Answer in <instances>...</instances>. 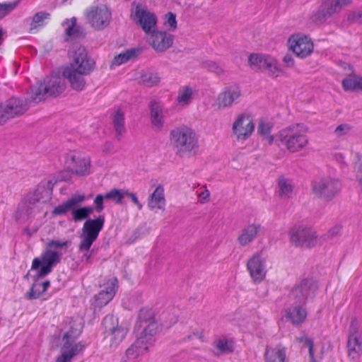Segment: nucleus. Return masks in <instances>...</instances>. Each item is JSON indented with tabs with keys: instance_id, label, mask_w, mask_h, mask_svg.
I'll return each instance as SVG.
<instances>
[{
	"instance_id": "1",
	"label": "nucleus",
	"mask_w": 362,
	"mask_h": 362,
	"mask_svg": "<svg viewBox=\"0 0 362 362\" xmlns=\"http://www.w3.org/2000/svg\"><path fill=\"white\" fill-rule=\"evenodd\" d=\"M70 245L71 242L69 240H52L49 241L40 257L33 259L31 270L36 271L39 278L45 277L52 272L54 267L61 262L64 253L60 250L66 252Z\"/></svg>"
},
{
	"instance_id": "2",
	"label": "nucleus",
	"mask_w": 362,
	"mask_h": 362,
	"mask_svg": "<svg viewBox=\"0 0 362 362\" xmlns=\"http://www.w3.org/2000/svg\"><path fill=\"white\" fill-rule=\"evenodd\" d=\"M105 222L104 215H100L96 218L88 219L85 221L80 234V243L78 250L83 252L82 260L86 264L92 263V254L89 252L93 243L97 240Z\"/></svg>"
},
{
	"instance_id": "3",
	"label": "nucleus",
	"mask_w": 362,
	"mask_h": 362,
	"mask_svg": "<svg viewBox=\"0 0 362 362\" xmlns=\"http://www.w3.org/2000/svg\"><path fill=\"white\" fill-rule=\"evenodd\" d=\"M169 139L176 154L180 157L191 153L199 146L198 136L195 131L185 125L173 129L170 132Z\"/></svg>"
},
{
	"instance_id": "4",
	"label": "nucleus",
	"mask_w": 362,
	"mask_h": 362,
	"mask_svg": "<svg viewBox=\"0 0 362 362\" xmlns=\"http://www.w3.org/2000/svg\"><path fill=\"white\" fill-rule=\"evenodd\" d=\"M134 331L138 338V343L144 341L153 346L158 327L152 310L147 308L140 310Z\"/></svg>"
},
{
	"instance_id": "5",
	"label": "nucleus",
	"mask_w": 362,
	"mask_h": 362,
	"mask_svg": "<svg viewBox=\"0 0 362 362\" xmlns=\"http://www.w3.org/2000/svg\"><path fill=\"white\" fill-rule=\"evenodd\" d=\"M341 189V181L331 176L317 177L311 182V191L317 198L329 201Z\"/></svg>"
},
{
	"instance_id": "6",
	"label": "nucleus",
	"mask_w": 362,
	"mask_h": 362,
	"mask_svg": "<svg viewBox=\"0 0 362 362\" xmlns=\"http://www.w3.org/2000/svg\"><path fill=\"white\" fill-rule=\"evenodd\" d=\"M142 30L150 35L152 47L159 52H163L172 47L173 36L165 31L157 30V24H140Z\"/></svg>"
},
{
	"instance_id": "7",
	"label": "nucleus",
	"mask_w": 362,
	"mask_h": 362,
	"mask_svg": "<svg viewBox=\"0 0 362 362\" xmlns=\"http://www.w3.org/2000/svg\"><path fill=\"white\" fill-rule=\"evenodd\" d=\"M28 110L27 100L12 97L0 104V125L8 119L23 115Z\"/></svg>"
},
{
	"instance_id": "8",
	"label": "nucleus",
	"mask_w": 362,
	"mask_h": 362,
	"mask_svg": "<svg viewBox=\"0 0 362 362\" xmlns=\"http://www.w3.org/2000/svg\"><path fill=\"white\" fill-rule=\"evenodd\" d=\"M65 163L69 171L73 174L83 176L90 173V159L81 152H69L66 155Z\"/></svg>"
},
{
	"instance_id": "9",
	"label": "nucleus",
	"mask_w": 362,
	"mask_h": 362,
	"mask_svg": "<svg viewBox=\"0 0 362 362\" xmlns=\"http://www.w3.org/2000/svg\"><path fill=\"white\" fill-rule=\"evenodd\" d=\"M95 61L88 57L85 47H76L72 54V61L66 68L74 69L81 74L89 75L95 68Z\"/></svg>"
},
{
	"instance_id": "10",
	"label": "nucleus",
	"mask_w": 362,
	"mask_h": 362,
	"mask_svg": "<svg viewBox=\"0 0 362 362\" xmlns=\"http://www.w3.org/2000/svg\"><path fill=\"white\" fill-rule=\"evenodd\" d=\"M255 129V124L251 115L240 114L233 124L232 132L238 141H245L252 134Z\"/></svg>"
},
{
	"instance_id": "11",
	"label": "nucleus",
	"mask_w": 362,
	"mask_h": 362,
	"mask_svg": "<svg viewBox=\"0 0 362 362\" xmlns=\"http://www.w3.org/2000/svg\"><path fill=\"white\" fill-rule=\"evenodd\" d=\"M246 268L254 284H259L265 279L267 271L260 253H255L247 259Z\"/></svg>"
},
{
	"instance_id": "12",
	"label": "nucleus",
	"mask_w": 362,
	"mask_h": 362,
	"mask_svg": "<svg viewBox=\"0 0 362 362\" xmlns=\"http://www.w3.org/2000/svg\"><path fill=\"white\" fill-rule=\"evenodd\" d=\"M64 343L62 348V353L54 362H71L73 358L83 352L85 346L81 342L73 344L71 340L70 333L66 332L63 336Z\"/></svg>"
},
{
	"instance_id": "13",
	"label": "nucleus",
	"mask_w": 362,
	"mask_h": 362,
	"mask_svg": "<svg viewBox=\"0 0 362 362\" xmlns=\"http://www.w3.org/2000/svg\"><path fill=\"white\" fill-rule=\"evenodd\" d=\"M84 16L90 23H110L112 20L111 10L105 4H93L86 8Z\"/></svg>"
},
{
	"instance_id": "14",
	"label": "nucleus",
	"mask_w": 362,
	"mask_h": 362,
	"mask_svg": "<svg viewBox=\"0 0 362 362\" xmlns=\"http://www.w3.org/2000/svg\"><path fill=\"white\" fill-rule=\"evenodd\" d=\"M318 242L317 232L311 227L299 226L296 231V247L311 249L316 247Z\"/></svg>"
},
{
	"instance_id": "15",
	"label": "nucleus",
	"mask_w": 362,
	"mask_h": 362,
	"mask_svg": "<svg viewBox=\"0 0 362 362\" xmlns=\"http://www.w3.org/2000/svg\"><path fill=\"white\" fill-rule=\"evenodd\" d=\"M348 356L358 358L362 352V333L358 329L356 322L352 321L347 342Z\"/></svg>"
},
{
	"instance_id": "16",
	"label": "nucleus",
	"mask_w": 362,
	"mask_h": 362,
	"mask_svg": "<svg viewBox=\"0 0 362 362\" xmlns=\"http://www.w3.org/2000/svg\"><path fill=\"white\" fill-rule=\"evenodd\" d=\"M317 288V282L312 278L302 279L296 286V300L305 303L307 299L315 296Z\"/></svg>"
},
{
	"instance_id": "17",
	"label": "nucleus",
	"mask_w": 362,
	"mask_h": 362,
	"mask_svg": "<svg viewBox=\"0 0 362 362\" xmlns=\"http://www.w3.org/2000/svg\"><path fill=\"white\" fill-rule=\"evenodd\" d=\"M131 17L136 23H157L155 13L151 12L146 5L139 3L132 4Z\"/></svg>"
},
{
	"instance_id": "18",
	"label": "nucleus",
	"mask_w": 362,
	"mask_h": 362,
	"mask_svg": "<svg viewBox=\"0 0 362 362\" xmlns=\"http://www.w3.org/2000/svg\"><path fill=\"white\" fill-rule=\"evenodd\" d=\"M241 95L240 88L238 86L226 87L217 97V105L219 108L230 107Z\"/></svg>"
},
{
	"instance_id": "19",
	"label": "nucleus",
	"mask_w": 362,
	"mask_h": 362,
	"mask_svg": "<svg viewBox=\"0 0 362 362\" xmlns=\"http://www.w3.org/2000/svg\"><path fill=\"white\" fill-rule=\"evenodd\" d=\"M264 362H285L286 348L281 344L267 345L264 353Z\"/></svg>"
},
{
	"instance_id": "20",
	"label": "nucleus",
	"mask_w": 362,
	"mask_h": 362,
	"mask_svg": "<svg viewBox=\"0 0 362 362\" xmlns=\"http://www.w3.org/2000/svg\"><path fill=\"white\" fill-rule=\"evenodd\" d=\"M165 204L164 187L163 185H158L148 198V207L150 210L154 211L158 210L164 211Z\"/></svg>"
},
{
	"instance_id": "21",
	"label": "nucleus",
	"mask_w": 362,
	"mask_h": 362,
	"mask_svg": "<svg viewBox=\"0 0 362 362\" xmlns=\"http://www.w3.org/2000/svg\"><path fill=\"white\" fill-rule=\"evenodd\" d=\"M314 45L312 40L307 35H296V56L305 58L313 52Z\"/></svg>"
},
{
	"instance_id": "22",
	"label": "nucleus",
	"mask_w": 362,
	"mask_h": 362,
	"mask_svg": "<svg viewBox=\"0 0 362 362\" xmlns=\"http://www.w3.org/2000/svg\"><path fill=\"white\" fill-rule=\"evenodd\" d=\"M85 200L83 194H74L65 202L57 206L52 211L53 216H62L72 211L73 207L77 206Z\"/></svg>"
},
{
	"instance_id": "23",
	"label": "nucleus",
	"mask_w": 362,
	"mask_h": 362,
	"mask_svg": "<svg viewBox=\"0 0 362 362\" xmlns=\"http://www.w3.org/2000/svg\"><path fill=\"white\" fill-rule=\"evenodd\" d=\"M62 74L63 76L69 81L71 87L74 90L81 91L85 87L86 80L83 76H86L87 74H81L76 69L66 67L64 69Z\"/></svg>"
},
{
	"instance_id": "24",
	"label": "nucleus",
	"mask_w": 362,
	"mask_h": 362,
	"mask_svg": "<svg viewBox=\"0 0 362 362\" xmlns=\"http://www.w3.org/2000/svg\"><path fill=\"white\" fill-rule=\"evenodd\" d=\"M43 83L49 96H58L66 88L64 80L59 76H52L49 78H45Z\"/></svg>"
},
{
	"instance_id": "25",
	"label": "nucleus",
	"mask_w": 362,
	"mask_h": 362,
	"mask_svg": "<svg viewBox=\"0 0 362 362\" xmlns=\"http://www.w3.org/2000/svg\"><path fill=\"white\" fill-rule=\"evenodd\" d=\"M261 228L259 224H250L244 228L238 238L241 246H245L252 242L257 236Z\"/></svg>"
},
{
	"instance_id": "26",
	"label": "nucleus",
	"mask_w": 362,
	"mask_h": 362,
	"mask_svg": "<svg viewBox=\"0 0 362 362\" xmlns=\"http://www.w3.org/2000/svg\"><path fill=\"white\" fill-rule=\"evenodd\" d=\"M151 121L156 129H160L163 125V107L158 102L153 101L150 104Z\"/></svg>"
},
{
	"instance_id": "27",
	"label": "nucleus",
	"mask_w": 362,
	"mask_h": 362,
	"mask_svg": "<svg viewBox=\"0 0 362 362\" xmlns=\"http://www.w3.org/2000/svg\"><path fill=\"white\" fill-rule=\"evenodd\" d=\"M112 122L118 139L125 132L124 113L120 109L115 110L112 115Z\"/></svg>"
},
{
	"instance_id": "28",
	"label": "nucleus",
	"mask_w": 362,
	"mask_h": 362,
	"mask_svg": "<svg viewBox=\"0 0 362 362\" xmlns=\"http://www.w3.org/2000/svg\"><path fill=\"white\" fill-rule=\"evenodd\" d=\"M46 88L43 81H40L35 86L31 87L28 93V100L35 103H40L48 97Z\"/></svg>"
},
{
	"instance_id": "29",
	"label": "nucleus",
	"mask_w": 362,
	"mask_h": 362,
	"mask_svg": "<svg viewBox=\"0 0 362 362\" xmlns=\"http://www.w3.org/2000/svg\"><path fill=\"white\" fill-rule=\"evenodd\" d=\"M140 49L139 48H132L126 49L123 52L116 55L111 62V68L120 66L130 59L136 57L139 54Z\"/></svg>"
},
{
	"instance_id": "30",
	"label": "nucleus",
	"mask_w": 362,
	"mask_h": 362,
	"mask_svg": "<svg viewBox=\"0 0 362 362\" xmlns=\"http://www.w3.org/2000/svg\"><path fill=\"white\" fill-rule=\"evenodd\" d=\"M151 346L141 341L138 343V338L135 342L127 350L126 356L129 359H135L140 355L145 354Z\"/></svg>"
},
{
	"instance_id": "31",
	"label": "nucleus",
	"mask_w": 362,
	"mask_h": 362,
	"mask_svg": "<svg viewBox=\"0 0 362 362\" xmlns=\"http://www.w3.org/2000/svg\"><path fill=\"white\" fill-rule=\"evenodd\" d=\"M194 94V90L189 86H181L177 91V102L181 106L189 104Z\"/></svg>"
},
{
	"instance_id": "32",
	"label": "nucleus",
	"mask_w": 362,
	"mask_h": 362,
	"mask_svg": "<svg viewBox=\"0 0 362 362\" xmlns=\"http://www.w3.org/2000/svg\"><path fill=\"white\" fill-rule=\"evenodd\" d=\"M308 127L304 124H298L296 126V151L297 148L303 149L308 145Z\"/></svg>"
},
{
	"instance_id": "33",
	"label": "nucleus",
	"mask_w": 362,
	"mask_h": 362,
	"mask_svg": "<svg viewBox=\"0 0 362 362\" xmlns=\"http://www.w3.org/2000/svg\"><path fill=\"white\" fill-rule=\"evenodd\" d=\"M217 355L228 354L234 351V341L223 337L216 340L214 343Z\"/></svg>"
},
{
	"instance_id": "34",
	"label": "nucleus",
	"mask_w": 362,
	"mask_h": 362,
	"mask_svg": "<svg viewBox=\"0 0 362 362\" xmlns=\"http://www.w3.org/2000/svg\"><path fill=\"white\" fill-rule=\"evenodd\" d=\"M293 191V186L291 180L284 176H280L278 180V186L276 193L281 198L289 197Z\"/></svg>"
},
{
	"instance_id": "35",
	"label": "nucleus",
	"mask_w": 362,
	"mask_h": 362,
	"mask_svg": "<svg viewBox=\"0 0 362 362\" xmlns=\"http://www.w3.org/2000/svg\"><path fill=\"white\" fill-rule=\"evenodd\" d=\"M278 139L284 144L288 149L292 151L294 146V129L289 127L281 130L277 135Z\"/></svg>"
},
{
	"instance_id": "36",
	"label": "nucleus",
	"mask_w": 362,
	"mask_h": 362,
	"mask_svg": "<svg viewBox=\"0 0 362 362\" xmlns=\"http://www.w3.org/2000/svg\"><path fill=\"white\" fill-rule=\"evenodd\" d=\"M342 86L346 91H362V76H354L342 80Z\"/></svg>"
},
{
	"instance_id": "37",
	"label": "nucleus",
	"mask_w": 362,
	"mask_h": 362,
	"mask_svg": "<svg viewBox=\"0 0 362 362\" xmlns=\"http://www.w3.org/2000/svg\"><path fill=\"white\" fill-rule=\"evenodd\" d=\"M296 340L301 350L308 348L310 356V362H317L315 358L314 339L308 335L304 334L298 337Z\"/></svg>"
},
{
	"instance_id": "38",
	"label": "nucleus",
	"mask_w": 362,
	"mask_h": 362,
	"mask_svg": "<svg viewBox=\"0 0 362 362\" xmlns=\"http://www.w3.org/2000/svg\"><path fill=\"white\" fill-rule=\"evenodd\" d=\"M93 209L92 206H83L76 208L73 207L71 211L72 219L75 222L81 221L88 218L93 213Z\"/></svg>"
},
{
	"instance_id": "39",
	"label": "nucleus",
	"mask_w": 362,
	"mask_h": 362,
	"mask_svg": "<svg viewBox=\"0 0 362 362\" xmlns=\"http://www.w3.org/2000/svg\"><path fill=\"white\" fill-rule=\"evenodd\" d=\"M272 127L273 124L271 122H266L263 119L259 121L257 127L259 134L264 136L270 144L274 141V136L270 134Z\"/></svg>"
},
{
	"instance_id": "40",
	"label": "nucleus",
	"mask_w": 362,
	"mask_h": 362,
	"mask_svg": "<svg viewBox=\"0 0 362 362\" xmlns=\"http://www.w3.org/2000/svg\"><path fill=\"white\" fill-rule=\"evenodd\" d=\"M351 2L352 0H333L326 13H322V16L323 18L331 16L334 13L340 11L343 7L350 5Z\"/></svg>"
},
{
	"instance_id": "41",
	"label": "nucleus",
	"mask_w": 362,
	"mask_h": 362,
	"mask_svg": "<svg viewBox=\"0 0 362 362\" xmlns=\"http://www.w3.org/2000/svg\"><path fill=\"white\" fill-rule=\"evenodd\" d=\"M263 69L267 70L272 76H277L279 72L277 60L269 55H265Z\"/></svg>"
},
{
	"instance_id": "42",
	"label": "nucleus",
	"mask_w": 362,
	"mask_h": 362,
	"mask_svg": "<svg viewBox=\"0 0 362 362\" xmlns=\"http://www.w3.org/2000/svg\"><path fill=\"white\" fill-rule=\"evenodd\" d=\"M114 296V291L112 290H110V291H100L96 296H95V303L98 306H105L109 302H110L113 298Z\"/></svg>"
},
{
	"instance_id": "43",
	"label": "nucleus",
	"mask_w": 362,
	"mask_h": 362,
	"mask_svg": "<svg viewBox=\"0 0 362 362\" xmlns=\"http://www.w3.org/2000/svg\"><path fill=\"white\" fill-rule=\"evenodd\" d=\"M127 330L122 327H114L110 332L111 345H117L120 343L127 334Z\"/></svg>"
},
{
	"instance_id": "44",
	"label": "nucleus",
	"mask_w": 362,
	"mask_h": 362,
	"mask_svg": "<svg viewBox=\"0 0 362 362\" xmlns=\"http://www.w3.org/2000/svg\"><path fill=\"white\" fill-rule=\"evenodd\" d=\"M124 193L125 190L114 188L105 193L104 197H105V199L113 200L117 204H120L122 203Z\"/></svg>"
},
{
	"instance_id": "45",
	"label": "nucleus",
	"mask_w": 362,
	"mask_h": 362,
	"mask_svg": "<svg viewBox=\"0 0 362 362\" xmlns=\"http://www.w3.org/2000/svg\"><path fill=\"white\" fill-rule=\"evenodd\" d=\"M265 55L260 54H252L249 57V64L252 69L255 70H262Z\"/></svg>"
},
{
	"instance_id": "46",
	"label": "nucleus",
	"mask_w": 362,
	"mask_h": 362,
	"mask_svg": "<svg viewBox=\"0 0 362 362\" xmlns=\"http://www.w3.org/2000/svg\"><path fill=\"white\" fill-rule=\"evenodd\" d=\"M294 35H292L289 37L288 40V51L291 53L286 54L284 58L283 61L286 64V66H292L293 64V54H294V40H293Z\"/></svg>"
},
{
	"instance_id": "47",
	"label": "nucleus",
	"mask_w": 362,
	"mask_h": 362,
	"mask_svg": "<svg viewBox=\"0 0 362 362\" xmlns=\"http://www.w3.org/2000/svg\"><path fill=\"white\" fill-rule=\"evenodd\" d=\"M160 78L157 74L144 73L141 76V82L147 86H152L159 82Z\"/></svg>"
},
{
	"instance_id": "48",
	"label": "nucleus",
	"mask_w": 362,
	"mask_h": 362,
	"mask_svg": "<svg viewBox=\"0 0 362 362\" xmlns=\"http://www.w3.org/2000/svg\"><path fill=\"white\" fill-rule=\"evenodd\" d=\"M19 4V0L0 3V19L14 10Z\"/></svg>"
},
{
	"instance_id": "49",
	"label": "nucleus",
	"mask_w": 362,
	"mask_h": 362,
	"mask_svg": "<svg viewBox=\"0 0 362 362\" xmlns=\"http://www.w3.org/2000/svg\"><path fill=\"white\" fill-rule=\"evenodd\" d=\"M353 127L347 123H343L338 125L333 132V134L336 138H342L347 136Z\"/></svg>"
},
{
	"instance_id": "50",
	"label": "nucleus",
	"mask_w": 362,
	"mask_h": 362,
	"mask_svg": "<svg viewBox=\"0 0 362 362\" xmlns=\"http://www.w3.org/2000/svg\"><path fill=\"white\" fill-rule=\"evenodd\" d=\"M42 293L43 290L41 288L40 283H33L26 294V297L29 300H33L38 298Z\"/></svg>"
},
{
	"instance_id": "51",
	"label": "nucleus",
	"mask_w": 362,
	"mask_h": 362,
	"mask_svg": "<svg viewBox=\"0 0 362 362\" xmlns=\"http://www.w3.org/2000/svg\"><path fill=\"white\" fill-rule=\"evenodd\" d=\"M308 316V311L304 305L296 307V326L303 323Z\"/></svg>"
},
{
	"instance_id": "52",
	"label": "nucleus",
	"mask_w": 362,
	"mask_h": 362,
	"mask_svg": "<svg viewBox=\"0 0 362 362\" xmlns=\"http://www.w3.org/2000/svg\"><path fill=\"white\" fill-rule=\"evenodd\" d=\"M66 40L78 38L83 36V32L77 26V24H71L66 30Z\"/></svg>"
},
{
	"instance_id": "53",
	"label": "nucleus",
	"mask_w": 362,
	"mask_h": 362,
	"mask_svg": "<svg viewBox=\"0 0 362 362\" xmlns=\"http://www.w3.org/2000/svg\"><path fill=\"white\" fill-rule=\"evenodd\" d=\"M102 286L103 287V289L101 291H110L111 289L114 291V296H115L118 289V279L116 277L109 279L103 284Z\"/></svg>"
},
{
	"instance_id": "54",
	"label": "nucleus",
	"mask_w": 362,
	"mask_h": 362,
	"mask_svg": "<svg viewBox=\"0 0 362 362\" xmlns=\"http://www.w3.org/2000/svg\"><path fill=\"white\" fill-rule=\"evenodd\" d=\"M105 194H97L93 200V204L95 206V209L98 213H100L104 210V199H105Z\"/></svg>"
},
{
	"instance_id": "55",
	"label": "nucleus",
	"mask_w": 362,
	"mask_h": 362,
	"mask_svg": "<svg viewBox=\"0 0 362 362\" xmlns=\"http://www.w3.org/2000/svg\"><path fill=\"white\" fill-rule=\"evenodd\" d=\"M50 14L46 11H40L36 13L33 18V23H41L49 19Z\"/></svg>"
},
{
	"instance_id": "56",
	"label": "nucleus",
	"mask_w": 362,
	"mask_h": 362,
	"mask_svg": "<svg viewBox=\"0 0 362 362\" xmlns=\"http://www.w3.org/2000/svg\"><path fill=\"white\" fill-rule=\"evenodd\" d=\"M207 67L210 71L214 72L218 76L222 75L224 73L223 69L214 62H209L207 64Z\"/></svg>"
},
{
	"instance_id": "57",
	"label": "nucleus",
	"mask_w": 362,
	"mask_h": 362,
	"mask_svg": "<svg viewBox=\"0 0 362 362\" xmlns=\"http://www.w3.org/2000/svg\"><path fill=\"white\" fill-rule=\"evenodd\" d=\"M129 197L132 202L137 206L139 210L143 209V204L139 201V199L135 193L129 192L128 190H125L124 197Z\"/></svg>"
},
{
	"instance_id": "58",
	"label": "nucleus",
	"mask_w": 362,
	"mask_h": 362,
	"mask_svg": "<svg viewBox=\"0 0 362 362\" xmlns=\"http://www.w3.org/2000/svg\"><path fill=\"white\" fill-rule=\"evenodd\" d=\"M341 230V226L339 225H337L331 228L327 233L326 236L328 238H333L339 235Z\"/></svg>"
},
{
	"instance_id": "59",
	"label": "nucleus",
	"mask_w": 362,
	"mask_h": 362,
	"mask_svg": "<svg viewBox=\"0 0 362 362\" xmlns=\"http://www.w3.org/2000/svg\"><path fill=\"white\" fill-rule=\"evenodd\" d=\"M198 197L200 199V202L202 204L206 203L209 201L210 192L206 188H205L204 190L198 192Z\"/></svg>"
},
{
	"instance_id": "60",
	"label": "nucleus",
	"mask_w": 362,
	"mask_h": 362,
	"mask_svg": "<svg viewBox=\"0 0 362 362\" xmlns=\"http://www.w3.org/2000/svg\"><path fill=\"white\" fill-rule=\"evenodd\" d=\"M349 20L362 22V10L351 13L349 16Z\"/></svg>"
},
{
	"instance_id": "61",
	"label": "nucleus",
	"mask_w": 362,
	"mask_h": 362,
	"mask_svg": "<svg viewBox=\"0 0 362 362\" xmlns=\"http://www.w3.org/2000/svg\"><path fill=\"white\" fill-rule=\"evenodd\" d=\"M165 23H176V15L173 12H168L164 17Z\"/></svg>"
},
{
	"instance_id": "62",
	"label": "nucleus",
	"mask_w": 362,
	"mask_h": 362,
	"mask_svg": "<svg viewBox=\"0 0 362 362\" xmlns=\"http://www.w3.org/2000/svg\"><path fill=\"white\" fill-rule=\"evenodd\" d=\"M7 38V33L0 26V47L4 44Z\"/></svg>"
},
{
	"instance_id": "63",
	"label": "nucleus",
	"mask_w": 362,
	"mask_h": 362,
	"mask_svg": "<svg viewBox=\"0 0 362 362\" xmlns=\"http://www.w3.org/2000/svg\"><path fill=\"white\" fill-rule=\"evenodd\" d=\"M40 284L41 288L43 290L44 293H45L47 291V288L50 286L49 281H44L42 283H40Z\"/></svg>"
},
{
	"instance_id": "64",
	"label": "nucleus",
	"mask_w": 362,
	"mask_h": 362,
	"mask_svg": "<svg viewBox=\"0 0 362 362\" xmlns=\"http://www.w3.org/2000/svg\"><path fill=\"white\" fill-rule=\"evenodd\" d=\"M285 317L290 320L291 323L294 324V318L292 315V313L291 312H287L286 315H285Z\"/></svg>"
}]
</instances>
